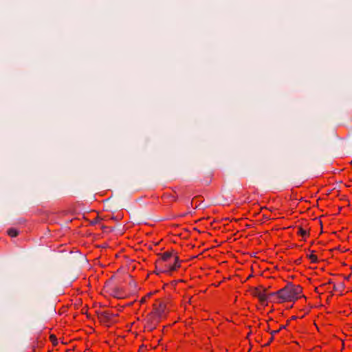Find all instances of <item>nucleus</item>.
I'll return each instance as SVG.
<instances>
[{
  "label": "nucleus",
  "instance_id": "11",
  "mask_svg": "<svg viewBox=\"0 0 352 352\" xmlns=\"http://www.w3.org/2000/svg\"><path fill=\"white\" fill-rule=\"evenodd\" d=\"M296 234L302 237L304 240L309 238L310 236V229L307 227H302V226H298L296 227Z\"/></svg>",
  "mask_w": 352,
  "mask_h": 352
},
{
  "label": "nucleus",
  "instance_id": "20",
  "mask_svg": "<svg viewBox=\"0 0 352 352\" xmlns=\"http://www.w3.org/2000/svg\"><path fill=\"white\" fill-rule=\"evenodd\" d=\"M278 327V324L277 325H274V327L273 329H277Z\"/></svg>",
  "mask_w": 352,
  "mask_h": 352
},
{
  "label": "nucleus",
  "instance_id": "6",
  "mask_svg": "<svg viewBox=\"0 0 352 352\" xmlns=\"http://www.w3.org/2000/svg\"><path fill=\"white\" fill-rule=\"evenodd\" d=\"M272 292L267 293L266 289L262 286L255 287L252 292V296L258 298L259 302L263 305H267L269 300L273 302V297L270 296Z\"/></svg>",
  "mask_w": 352,
  "mask_h": 352
},
{
  "label": "nucleus",
  "instance_id": "16",
  "mask_svg": "<svg viewBox=\"0 0 352 352\" xmlns=\"http://www.w3.org/2000/svg\"><path fill=\"white\" fill-rule=\"evenodd\" d=\"M7 234L10 237H16L19 234V232L15 228H9L7 231Z\"/></svg>",
  "mask_w": 352,
  "mask_h": 352
},
{
  "label": "nucleus",
  "instance_id": "1",
  "mask_svg": "<svg viewBox=\"0 0 352 352\" xmlns=\"http://www.w3.org/2000/svg\"><path fill=\"white\" fill-rule=\"evenodd\" d=\"M155 262V272L156 274H172L181 267L182 261L179 253L173 248L158 253Z\"/></svg>",
  "mask_w": 352,
  "mask_h": 352
},
{
  "label": "nucleus",
  "instance_id": "14",
  "mask_svg": "<svg viewBox=\"0 0 352 352\" xmlns=\"http://www.w3.org/2000/svg\"><path fill=\"white\" fill-rule=\"evenodd\" d=\"M307 257L312 263H317L318 262V256L316 254L314 251H312L310 254H308Z\"/></svg>",
  "mask_w": 352,
  "mask_h": 352
},
{
  "label": "nucleus",
  "instance_id": "9",
  "mask_svg": "<svg viewBox=\"0 0 352 352\" xmlns=\"http://www.w3.org/2000/svg\"><path fill=\"white\" fill-rule=\"evenodd\" d=\"M177 199L178 195L175 190L165 192L161 196L162 203L165 205H170L177 201Z\"/></svg>",
  "mask_w": 352,
  "mask_h": 352
},
{
  "label": "nucleus",
  "instance_id": "12",
  "mask_svg": "<svg viewBox=\"0 0 352 352\" xmlns=\"http://www.w3.org/2000/svg\"><path fill=\"white\" fill-rule=\"evenodd\" d=\"M267 329H265V331L267 332H268L270 335L273 336L275 337V336L278 333H279L280 332L278 331V329H273L274 327V325H277V322L271 319V320H269L267 322Z\"/></svg>",
  "mask_w": 352,
  "mask_h": 352
},
{
  "label": "nucleus",
  "instance_id": "8",
  "mask_svg": "<svg viewBox=\"0 0 352 352\" xmlns=\"http://www.w3.org/2000/svg\"><path fill=\"white\" fill-rule=\"evenodd\" d=\"M345 289V285L343 281H333L331 285V290H329V295L327 296L331 298L333 295L342 296Z\"/></svg>",
  "mask_w": 352,
  "mask_h": 352
},
{
  "label": "nucleus",
  "instance_id": "5",
  "mask_svg": "<svg viewBox=\"0 0 352 352\" xmlns=\"http://www.w3.org/2000/svg\"><path fill=\"white\" fill-rule=\"evenodd\" d=\"M162 319L163 318H162L159 316L151 311L149 314H147L144 320V331H147L148 332L153 331L154 329L157 328V327L161 322Z\"/></svg>",
  "mask_w": 352,
  "mask_h": 352
},
{
  "label": "nucleus",
  "instance_id": "17",
  "mask_svg": "<svg viewBox=\"0 0 352 352\" xmlns=\"http://www.w3.org/2000/svg\"><path fill=\"white\" fill-rule=\"evenodd\" d=\"M289 323V320H287L286 321V324H278L277 329H278L279 332H281L283 330H286L287 329V327L288 326Z\"/></svg>",
  "mask_w": 352,
  "mask_h": 352
},
{
  "label": "nucleus",
  "instance_id": "13",
  "mask_svg": "<svg viewBox=\"0 0 352 352\" xmlns=\"http://www.w3.org/2000/svg\"><path fill=\"white\" fill-rule=\"evenodd\" d=\"M157 292L155 291L154 292L147 293L146 295H144V296H142L141 298V299L140 300V303L142 305V304H144V303L146 302Z\"/></svg>",
  "mask_w": 352,
  "mask_h": 352
},
{
  "label": "nucleus",
  "instance_id": "4",
  "mask_svg": "<svg viewBox=\"0 0 352 352\" xmlns=\"http://www.w3.org/2000/svg\"><path fill=\"white\" fill-rule=\"evenodd\" d=\"M170 303V299L167 297L157 298L153 303L151 312L164 319L168 313V306Z\"/></svg>",
  "mask_w": 352,
  "mask_h": 352
},
{
  "label": "nucleus",
  "instance_id": "2",
  "mask_svg": "<svg viewBox=\"0 0 352 352\" xmlns=\"http://www.w3.org/2000/svg\"><path fill=\"white\" fill-rule=\"evenodd\" d=\"M270 296L273 297V302L275 303L295 302L303 296L302 287L300 285L289 283L283 288L272 292Z\"/></svg>",
  "mask_w": 352,
  "mask_h": 352
},
{
  "label": "nucleus",
  "instance_id": "3",
  "mask_svg": "<svg viewBox=\"0 0 352 352\" xmlns=\"http://www.w3.org/2000/svg\"><path fill=\"white\" fill-rule=\"evenodd\" d=\"M103 290L113 298L118 299L126 298L131 294V291L125 286L118 285L112 277L105 282Z\"/></svg>",
  "mask_w": 352,
  "mask_h": 352
},
{
  "label": "nucleus",
  "instance_id": "10",
  "mask_svg": "<svg viewBox=\"0 0 352 352\" xmlns=\"http://www.w3.org/2000/svg\"><path fill=\"white\" fill-rule=\"evenodd\" d=\"M333 280H329L327 283H322L315 288V292L319 295L324 294L326 292L329 294V290H331Z\"/></svg>",
  "mask_w": 352,
  "mask_h": 352
},
{
  "label": "nucleus",
  "instance_id": "19",
  "mask_svg": "<svg viewBox=\"0 0 352 352\" xmlns=\"http://www.w3.org/2000/svg\"><path fill=\"white\" fill-rule=\"evenodd\" d=\"M274 339H275L274 336L270 335V337L267 342L266 344H265L264 346H269L274 340Z\"/></svg>",
  "mask_w": 352,
  "mask_h": 352
},
{
  "label": "nucleus",
  "instance_id": "7",
  "mask_svg": "<svg viewBox=\"0 0 352 352\" xmlns=\"http://www.w3.org/2000/svg\"><path fill=\"white\" fill-rule=\"evenodd\" d=\"M118 315L114 314L111 310H105L98 314V318L101 324L107 327H109L112 324Z\"/></svg>",
  "mask_w": 352,
  "mask_h": 352
},
{
  "label": "nucleus",
  "instance_id": "15",
  "mask_svg": "<svg viewBox=\"0 0 352 352\" xmlns=\"http://www.w3.org/2000/svg\"><path fill=\"white\" fill-rule=\"evenodd\" d=\"M49 340L52 343L53 346H56L58 345V338L54 334H50L49 336Z\"/></svg>",
  "mask_w": 352,
  "mask_h": 352
},
{
  "label": "nucleus",
  "instance_id": "18",
  "mask_svg": "<svg viewBox=\"0 0 352 352\" xmlns=\"http://www.w3.org/2000/svg\"><path fill=\"white\" fill-rule=\"evenodd\" d=\"M100 219H101L100 218V217L97 214L96 217L93 220H91V224L96 225L100 222Z\"/></svg>",
  "mask_w": 352,
  "mask_h": 352
}]
</instances>
